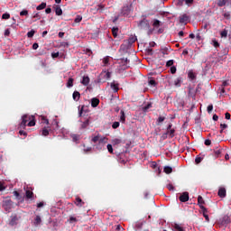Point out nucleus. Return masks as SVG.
I'll return each mask as SVG.
<instances>
[{
    "label": "nucleus",
    "mask_w": 231,
    "mask_h": 231,
    "mask_svg": "<svg viewBox=\"0 0 231 231\" xmlns=\"http://www.w3.org/2000/svg\"><path fill=\"white\" fill-rule=\"evenodd\" d=\"M35 125L34 116H29L27 114L22 116V122L19 124V129H26V126L33 127Z\"/></svg>",
    "instance_id": "nucleus-1"
},
{
    "label": "nucleus",
    "mask_w": 231,
    "mask_h": 231,
    "mask_svg": "<svg viewBox=\"0 0 231 231\" xmlns=\"http://www.w3.org/2000/svg\"><path fill=\"white\" fill-rule=\"evenodd\" d=\"M138 29L150 30V22H148L146 19L141 20V22L138 23Z\"/></svg>",
    "instance_id": "nucleus-2"
},
{
    "label": "nucleus",
    "mask_w": 231,
    "mask_h": 231,
    "mask_svg": "<svg viewBox=\"0 0 231 231\" xmlns=\"http://www.w3.org/2000/svg\"><path fill=\"white\" fill-rule=\"evenodd\" d=\"M130 11L131 10H130L129 5H125V6H123V8H122V10L120 12V15L127 17L130 14Z\"/></svg>",
    "instance_id": "nucleus-3"
},
{
    "label": "nucleus",
    "mask_w": 231,
    "mask_h": 231,
    "mask_svg": "<svg viewBox=\"0 0 231 231\" xmlns=\"http://www.w3.org/2000/svg\"><path fill=\"white\" fill-rule=\"evenodd\" d=\"M205 204V200L201 196H198V206H199L200 210L206 212V208L203 206Z\"/></svg>",
    "instance_id": "nucleus-4"
},
{
    "label": "nucleus",
    "mask_w": 231,
    "mask_h": 231,
    "mask_svg": "<svg viewBox=\"0 0 231 231\" xmlns=\"http://www.w3.org/2000/svg\"><path fill=\"white\" fill-rule=\"evenodd\" d=\"M189 192H182V194L180 195L179 197L180 202H182V203L189 201Z\"/></svg>",
    "instance_id": "nucleus-5"
},
{
    "label": "nucleus",
    "mask_w": 231,
    "mask_h": 231,
    "mask_svg": "<svg viewBox=\"0 0 231 231\" xmlns=\"http://www.w3.org/2000/svg\"><path fill=\"white\" fill-rule=\"evenodd\" d=\"M217 196L220 199L226 198V189L225 188L218 189Z\"/></svg>",
    "instance_id": "nucleus-6"
},
{
    "label": "nucleus",
    "mask_w": 231,
    "mask_h": 231,
    "mask_svg": "<svg viewBox=\"0 0 231 231\" xmlns=\"http://www.w3.org/2000/svg\"><path fill=\"white\" fill-rule=\"evenodd\" d=\"M79 122H81V129H86L89 125V117L87 119H79Z\"/></svg>",
    "instance_id": "nucleus-7"
},
{
    "label": "nucleus",
    "mask_w": 231,
    "mask_h": 231,
    "mask_svg": "<svg viewBox=\"0 0 231 231\" xmlns=\"http://www.w3.org/2000/svg\"><path fill=\"white\" fill-rule=\"evenodd\" d=\"M4 208H5V210H6V212H11L12 203L10 200L5 201Z\"/></svg>",
    "instance_id": "nucleus-8"
},
{
    "label": "nucleus",
    "mask_w": 231,
    "mask_h": 231,
    "mask_svg": "<svg viewBox=\"0 0 231 231\" xmlns=\"http://www.w3.org/2000/svg\"><path fill=\"white\" fill-rule=\"evenodd\" d=\"M188 22H189V16L186 14L180 16V23L187 24Z\"/></svg>",
    "instance_id": "nucleus-9"
},
{
    "label": "nucleus",
    "mask_w": 231,
    "mask_h": 231,
    "mask_svg": "<svg viewBox=\"0 0 231 231\" xmlns=\"http://www.w3.org/2000/svg\"><path fill=\"white\" fill-rule=\"evenodd\" d=\"M181 83H183L182 78H177L176 79H174V87L180 88Z\"/></svg>",
    "instance_id": "nucleus-10"
},
{
    "label": "nucleus",
    "mask_w": 231,
    "mask_h": 231,
    "mask_svg": "<svg viewBox=\"0 0 231 231\" xmlns=\"http://www.w3.org/2000/svg\"><path fill=\"white\" fill-rule=\"evenodd\" d=\"M105 10H106V5L99 4L97 5V12H99V14H103Z\"/></svg>",
    "instance_id": "nucleus-11"
},
{
    "label": "nucleus",
    "mask_w": 231,
    "mask_h": 231,
    "mask_svg": "<svg viewBox=\"0 0 231 231\" xmlns=\"http://www.w3.org/2000/svg\"><path fill=\"white\" fill-rule=\"evenodd\" d=\"M120 122L125 124L126 122V115L124 110H120Z\"/></svg>",
    "instance_id": "nucleus-12"
},
{
    "label": "nucleus",
    "mask_w": 231,
    "mask_h": 231,
    "mask_svg": "<svg viewBox=\"0 0 231 231\" xmlns=\"http://www.w3.org/2000/svg\"><path fill=\"white\" fill-rule=\"evenodd\" d=\"M98 105H99V99L98 98L94 97V98L91 99V106L92 107L96 108V107L98 106Z\"/></svg>",
    "instance_id": "nucleus-13"
},
{
    "label": "nucleus",
    "mask_w": 231,
    "mask_h": 231,
    "mask_svg": "<svg viewBox=\"0 0 231 231\" xmlns=\"http://www.w3.org/2000/svg\"><path fill=\"white\" fill-rule=\"evenodd\" d=\"M74 204H76L77 207L81 208V207H83L84 202L80 198L77 197Z\"/></svg>",
    "instance_id": "nucleus-14"
},
{
    "label": "nucleus",
    "mask_w": 231,
    "mask_h": 231,
    "mask_svg": "<svg viewBox=\"0 0 231 231\" xmlns=\"http://www.w3.org/2000/svg\"><path fill=\"white\" fill-rule=\"evenodd\" d=\"M34 196V193H32V190H25V199H32V197Z\"/></svg>",
    "instance_id": "nucleus-15"
},
{
    "label": "nucleus",
    "mask_w": 231,
    "mask_h": 231,
    "mask_svg": "<svg viewBox=\"0 0 231 231\" xmlns=\"http://www.w3.org/2000/svg\"><path fill=\"white\" fill-rule=\"evenodd\" d=\"M110 88H112V90H114V92H117L119 90V84L112 82V83H110Z\"/></svg>",
    "instance_id": "nucleus-16"
},
{
    "label": "nucleus",
    "mask_w": 231,
    "mask_h": 231,
    "mask_svg": "<svg viewBox=\"0 0 231 231\" xmlns=\"http://www.w3.org/2000/svg\"><path fill=\"white\" fill-rule=\"evenodd\" d=\"M73 100L76 101V102L80 100V92H79V91H74L73 92Z\"/></svg>",
    "instance_id": "nucleus-17"
},
{
    "label": "nucleus",
    "mask_w": 231,
    "mask_h": 231,
    "mask_svg": "<svg viewBox=\"0 0 231 231\" xmlns=\"http://www.w3.org/2000/svg\"><path fill=\"white\" fill-rule=\"evenodd\" d=\"M121 60H122L123 66H125L126 69L130 68L129 60L127 58H122Z\"/></svg>",
    "instance_id": "nucleus-18"
},
{
    "label": "nucleus",
    "mask_w": 231,
    "mask_h": 231,
    "mask_svg": "<svg viewBox=\"0 0 231 231\" xmlns=\"http://www.w3.org/2000/svg\"><path fill=\"white\" fill-rule=\"evenodd\" d=\"M55 14L58 16L62 15L63 12H62V9L60 8V5H56V7H55Z\"/></svg>",
    "instance_id": "nucleus-19"
},
{
    "label": "nucleus",
    "mask_w": 231,
    "mask_h": 231,
    "mask_svg": "<svg viewBox=\"0 0 231 231\" xmlns=\"http://www.w3.org/2000/svg\"><path fill=\"white\" fill-rule=\"evenodd\" d=\"M81 84H83V86H88V84H89L88 76H84L83 77V80H81Z\"/></svg>",
    "instance_id": "nucleus-20"
},
{
    "label": "nucleus",
    "mask_w": 231,
    "mask_h": 231,
    "mask_svg": "<svg viewBox=\"0 0 231 231\" xmlns=\"http://www.w3.org/2000/svg\"><path fill=\"white\" fill-rule=\"evenodd\" d=\"M228 0H218L217 2V6L218 7H223L226 6L227 4Z\"/></svg>",
    "instance_id": "nucleus-21"
},
{
    "label": "nucleus",
    "mask_w": 231,
    "mask_h": 231,
    "mask_svg": "<svg viewBox=\"0 0 231 231\" xmlns=\"http://www.w3.org/2000/svg\"><path fill=\"white\" fill-rule=\"evenodd\" d=\"M171 171H172L171 167H170V166H164V168H163V172H164L165 174H171Z\"/></svg>",
    "instance_id": "nucleus-22"
},
{
    "label": "nucleus",
    "mask_w": 231,
    "mask_h": 231,
    "mask_svg": "<svg viewBox=\"0 0 231 231\" xmlns=\"http://www.w3.org/2000/svg\"><path fill=\"white\" fill-rule=\"evenodd\" d=\"M101 77H104L105 80H108L109 79H111V72H104L101 74Z\"/></svg>",
    "instance_id": "nucleus-23"
},
{
    "label": "nucleus",
    "mask_w": 231,
    "mask_h": 231,
    "mask_svg": "<svg viewBox=\"0 0 231 231\" xmlns=\"http://www.w3.org/2000/svg\"><path fill=\"white\" fill-rule=\"evenodd\" d=\"M40 224H42V217L40 216H36L34 219V225L39 226Z\"/></svg>",
    "instance_id": "nucleus-24"
},
{
    "label": "nucleus",
    "mask_w": 231,
    "mask_h": 231,
    "mask_svg": "<svg viewBox=\"0 0 231 231\" xmlns=\"http://www.w3.org/2000/svg\"><path fill=\"white\" fill-rule=\"evenodd\" d=\"M45 7H47V4L44 3V2H42V3H41L40 5L37 6V10H38V11H40V10H44Z\"/></svg>",
    "instance_id": "nucleus-25"
},
{
    "label": "nucleus",
    "mask_w": 231,
    "mask_h": 231,
    "mask_svg": "<svg viewBox=\"0 0 231 231\" xmlns=\"http://www.w3.org/2000/svg\"><path fill=\"white\" fill-rule=\"evenodd\" d=\"M106 141H107L106 137H101V139L99 141H97V143H98L97 146L106 143Z\"/></svg>",
    "instance_id": "nucleus-26"
},
{
    "label": "nucleus",
    "mask_w": 231,
    "mask_h": 231,
    "mask_svg": "<svg viewBox=\"0 0 231 231\" xmlns=\"http://www.w3.org/2000/svg\"><path fill=\"white\" fill-rule=\"evenodd\" d=\"M73 82H74V79L72 78L69 79L68 83L66 84V87L73 88Z\"/></svg>",
    "instance_id": "nucleus-27"
},
{
    "label": "nucleus",
    "mask_w": 231,
    "mask_h": 231,
    "mask_svg": "<svg viewBox=\"0 0 231 231\" xmlns=\"http://www.w3.org/2000/svg\"><path fill=\"white\" fill-rule=\"evenodd\" d=\"M117 32H119V29L117 27H114L112 29V35H114L115 39H116V37H117Z\"/></svg>",
    "instance_id": "nucleus-28"
},
{
    "label": "nucleus",
    "mask_w": 231,
    "mask_h": 231,
    "mask_svg": "<svg viewBox=\"0 0 231 231\" xmlns=\"http://www.w3.org/2000/svg\"><path fill=\"white\" fill-rule=\"evenodd\" d=\"M174 231H184L183 227H181L179 224H174Z\"/></svg>",
    "instance_id": "nucleus-29"
},
{
    "label": "nucleus",
    "mask_w": 231,
    "mask_h": 231,
    "mask_svg": "<svg viewBox=\"0 0 231 231\" xmlns=\"http://www.w3.org/2000/svg\"><path fill=\"white\" fill-rule=\"evenodd\" d=\"M120 143H122V140L121 139H114L112 140V144L115 145H119Z\"/></svg>",
    "instance_id": "nucleus-30"
},
{
    "label": "nucleus",
    "mask_w": 231,
    "mask_h": 231,
    "mask_svg": "<svg viewBox=\"0 0 231 231\" xmlns=\"http://www.w3.org/2000/svg\"><path fill=\"white\" fill-rule=\"evenodd\" d=\"M174 133H175L174 129H170V130H167L166 134H169L171 136V138H173Z\"/></svg>",
    "instance_id": "nucleus-31"
},
{
    "label": "nucleus",
    "mask_w": 231,
    "mask_h": 231,
    "mask_svg": "<svg viewBox=\"0 0 231 231\" xmlns=\"http://www.w3.org/2000/svg\"><path fill=\"white\" fill-rule=\"evenodd\" d=\"M152 26L155 27V28H160V26H161L160 20H153Z\"/></svg>",
    "instance_id": "nucleus-32"
},
{
    "label": "nucleus",
    "mask_w": 231,
    "mask_h": 231,
    "mask_svg": "<svg viewBox=\"0 0 231 231\" xmlns=\"http://www.w3.org/2000/svg\"><path fill=\"white\" fill-rule=\"evenodd\" d=\"M42 134V136H48L50 134V132L48 131L47 127H43Z\"/></svg>",
    "instance_id": "nucleus-33"
},
{
    "label": "nucleus",
    "mask_w": 231,
    "mask_h": 231,
    "mask_svg": "<svg viewBox=\"0 0 231 231\" xmlns=\"http://www.w3.org/2000/svg\"><path fill=\"white\" fill-rule=\"evenodd\" d=\"M189 79L191 80H195L196 79V74L192 71L189 72Z\"/></svg>",
    "instance_id": "nucleus-34"
},
{
    "label": "nucleus",
    "mask_w": 231,
    "mask_h": 231,
    "mask_svg": "<svg viewBox=\"0 0 231 231\" xmlns=\"http://www.w3.org/2000/svg\"><path fill=\"white\" fill-rule=\"evenodd\" d=\"M83 20V17L81 15H77L76 18H74V23H79Z\"/></svg>",
    "instance_id": "nucleus-35"
},
{
    "label": "nucleus",
    "mask_w": 231,
    "mask_h": 231,
    "mask_svg": "<svg viewBox=\"0 0 231 231\" xmlns=\"http://www.w3.org/2000/svg\"><path fill=\"white\" fill-rule=\"evenodd\" d=\"M101 138L99 137V134L92 137L91 142L94 143H97Z\"/></svg>",
    "instance_id": "nucleus-36"
},
{
    "label": "nucleus",
    "mask_w": 231,
    "mask_h": 231,
    "mask_svg": "<svg viewBox=\"0 0 231 231\" xmlns=\"http://www.w3.org/2000/svg\"><path fill=\"white\" fill-rule=\"evenodd\" d=\"M107 152H109L110 154H114V148L112 147V144L106 145Z\"/></svg>",
    "instance_id": "nucleus-37"
},
{
    "label": "nucleus",
    "mask_w": 231,
    "mask_h": 231,
    "mask_svg": "<svg viewBox=\"0 0 231 231\" xmlns=\"http://www.w3.org/2000/svg\"><path fill=\"white\" fill-rule=\"evenodd\" d=\"M135 41H137V38L132 37V38L128 39V44L129 45L134 44Z\"/></svg>",
    "instance_id": "nucleus-38"
},
{
    "label": "nucleus",
    "mask_w": 231,
    "mask_h": 231,
    "mask_svg": "<svg viewBox=\"0 0 231 231\" xmlns=\"http://www.w3.org/2000/svg\"><path fill=\"white\" fill-rule=\"evenodd\" d=\"M16 221H17V217H14L12 219H11V222H9V225L14 226L16 225Z\"/></svg>",
    "instance_id": "nucleus-39"
},
{
    "label": "nucleus",
    "mask_w": 231,
    "mask_h": 231,
    "mask_svg": "<svg viewBox=\"0 0 231 231\" xmlns=\"http://www.w3.org/2000/svg\"><path fill=\"white\" fill-rule=\"evenodd\" d=\"M41 121H42V123L47 125L50 124L47 117H45L44 116H41Z\"/></svg>",
    "instance_id": "nucleus-40"
},
{
    "label": "nucleus",
    "mask_w": 231,
    "mask_h": 231,
    "mask_svg": "<svg viewBox=\"0 0 231 231\" xmlns=\"http://www.w3.org/2000/svg\"><path fill=\"white\" fill-rule=\"evenodd\" d=\"M34 33H35V31L34 30H32L30 31L29 32H27V37L29 39H32L33 36H34Z\"/></svg>",
    "instance_id": "nucleus-41"
},
{
    "label": "nucleus",
    "mask_w": 231,
    "mask_h": 231,
    "mask_svg": "<svg viewBox=\"0 0 231 231\" xmlns=\"http://www.w3.org/2000/svg\"><path fill=\"white\" fill-rule=\"evenodd\" d=\"M10 18H11V14H9L8 13L2 14V19L4 20H8Z\"/></svg>",
    "instance_id": "nucleus-42"
},
{
    "label": "nucleus",
    "mask_w": 231,
    "mask_h": 231,
    "mask_svg": "<svg viewBox=\"0 0 231 231\" xmlns=\"http://www.w3.org/2000/svg\"><path fill=\"white\" fill-rule=\"evenodd\" d=\"M120 126V123L119 122H114V124H112V129H117Z\"/></svg>",
    "instance_id": "nucleus-43"
},
{
    "label": "nucleus",
    "mask_w": 231,
    "mask_h": 231,
    "mask_svg": "<svg viewBox=\"0 0 231 231\" xmlns=\"http://www.w3.org/2000/svg\"><path fill=\"white\" fill-rule=\"evenodd\" d=\"M207 213H208V209H206V211H202L205 220H207V222H209V217L207 215Z\"/></svg>",
    "instance_id": "nucleus-44"
},
{
    "label": "nucleus",
    "mask_w": 231,
    "mask_h": 231,
    "mask_svg": "<svg viewBox=\"0 0 231 231\" xmlns=\"http://www.w3.org/2000/svg\"><path fill=\"white\" fill-rule=\"evenodd\" d=\"M227 128V125L226 124H220V134H222L223 133V131L225 130V129H226Z\"/></svg>",
    "instance_id": "nucleus-45"
},
{
    "label": "nucleus",
    "mask_w": 231,
    "mask_h": 231,
    "mask_svg": "<svg viewBox=\"0 0 231 231\" xmlns=\"http://www.w3.org/2000/svg\"><path fill=\"white\" fill-rule=\"evenodd\" d=\"M78 219L75 217H70L69 218V223L72 224V223H77Z\"/></svg>",
    "instance_id": "nucleus-46"
},
{
    "label": "nucleus",
    "mask_w": 231,
    "mask_h": 231,
    "mask_svg": "<svg viewBox=\"0 0 231 231\" xmlns=\"http://www.w3.org/2000/svg\"><path fill=\"white\" fill-rule=\"evenodd\" d=\"M27 15H29V11L23 10L22 12H20V16H27Z\"/></svg>",
    "instance_id": "nucleus-47"
},
{
    "label": "nucleus",
    "mask_w": 231,
    "mask_h": 231,
    "mask_svg": "<svg viewBox=\"0 0 231 231\" xmlns=\"http://www.w3.org/2000/svg\"><path fill=\"white\" fill-rule=\"evenodd\" d=\"M151 107H152V105L147 104L145 106L143 107V112H147L148 109H150Z\"/></svg>",
    "instance_id": "nucleus-48"
},
{
    "label": "nucleus",
    "mask_w": 231,
    "mask_h": 231,
    "mask_svg": "<svg viewBox=\"0 0 231 231\" xmlns=\"http://www.w3.org/2000/svg\"><path fill=\"white\" fill-rule=\"evenodd\" d=\"M103 63H104V67H106L107 64H109V57H105Z\"/></svg>",
    "instance_id": "nucleus-49"
},
{
    "label": "nucleus",
    "mask_w": 231,
    "mask_h": 231,
    "mask_svg": "<svg viewBox=\"0 0 231 231\" xmlns=\"http://www.w3.org/2000/svg\"><path fill=\"white\" fill-rule=\"evenodd\" d=\"M213 110H214V106L213 105L208 106V107H207L208 113L210 114Z\"/></svg>",
    "instance_id": "nucleus-50"
},
{
    "label": "nucleus",
    "mask_w": 231,
    "mask_h": 231,
    "mask_svg": "<svg viewBox=\"0 0 231 231\" xmlns=\"http://www.w3.org/2000/svg\"><path fill=\"white\" fill-rule=\"evenodd\" d=\"M220 36H222V38H226L227 37V31H222V32H220Z\"/></svg>",
    "instance_id": "nucleus-51"
},
{
    "label": "nucleus",
    "mask_w": 231,
    "mask_h": 231,
    "mask_svg": "<svg viewBox=\"0 0 231 231\" xmlns=\"http://www.w3.org/2000/svg\"><path fill=\"white\" fill-rule=\"evenodd\" d=\"M173 64H174L173 60H168V62H166V67H171V66H173Z\"/></svg>",
    "instance_id": "nucleus-52"
},
{
    "label": "nucleus",
    "mask_w": 231,
    "mask_h": 231,
    "mask_svg": "<svg viewBox=\"0 0 231 231\" xmlns=\"http://www.w3.org/2000/svg\"><path fill=\"white\" fill-rule=\"evenodd\" d=\"M162 51V54L163 55H168V48L164 47L163 49L161 50Z\"/></svg>",
    "instance_id": "nucleus-53"
},
{
    "label": "nucleus",
    "mask_w": 231,
    "mask_h": 231,
    "mask_svg": "<svg viewBox=\"0 0 231 231\" xmlns=\"http://www.w3.org/2000/svg\"><path fill=\"white\" fill-rule=\"evenodd\" d=\"M148 84H149L150 86H152L153 88H155V86H156V81L153 80V79H151V80L148 82Z\"/></svg>",
    "instance_id": "nucleus-54"
},
{
    "label": "nucleus",
    "mask_w": 231,
    "mask_h": 231,
    "mask_svg": "<svg viewBox=\"0 0 231 231\" xmlns=\"http://www.w3.org/2000/svg\"><path fill=\"white\" fill-rule=\"evenodd\" d=\"M212 42H213V47H215V48H218L219 47V42H217L216 40H213Z\"/></svg>",
    "instance_id": "nucleus-55"
},
{
    "label": "nucleus",
    "mask_w": 231,
    "mask_h": 231,
    "mask_svg": "<svg viewBox=\"0 0 231 231\" xmlns=\"http://www.w3.org/2000/svg\"><path fill=\"white\" fill-rule=\"evenodd\" d=\"M201 161H202V158H201V157H197V158H195V163H197V164L201 163Z\"/></svg>",
    "instance_id": "nucleus-56"
},
{
    "label": "nucleus",
    "mask_w": 231,
    "mask_h": 231,
    "mask_svg": "<svg viewBox=\"0 0 231 231\" xmlns=\"http://www.w3.org/2000/svg\"><path fill=\"white\" fill-rule=\"evenodd\" d=\"M51 57H52V59H57L58 57H60V52H53L51 54Z\"/></svg>",
    "instance_id": "nucleus-57"
},
{
    "label": "nucleus",
    "mask_w": 231,
    "mask_h": 231,
    "mask_svg": "<svg viewBox=\"0 0 231 231\" xmlns=\"http://www.w3.org/2000/svg\"><path fill=\"white\" fill-rule=\"evenodd\" d=\"M221 152H221L220 149L215 151V157H219Z\"/></svg>",
    "instance_id": "nucleus-58"
},
{
    "label": "nucleus",
    "mask_w": 231,
    "mask_h": 231,
    "mask_svg": "<svg viewBox=\"0 0 231 231\" xmlns=\"http://www.w3.org/2000/svg\"><path fill=\"white\" fill-rule=\"evenodd\" d=\"M223 17H225L226 19H230V13L226 12L223 14Z\"/></svg>",
    "instance_id": "nucleus-59"
},
{
    "label": "nucleus",
    "mask_w": 231,
    "mask_h": 231,
    "mask_svg": "<svg viewBox=\"0 0 231 231\" xmlns=\"http://www.w3.org/2000/svg\"><path fill=\"white\" fill-rule=\"evenodd\" d=\"M176 70H177V69H176L175 66H173V67L171 68V74H176Z\"/></svg>",
    "instance_id": "nucleus-60"
},
{
    "label": "nucleus",
    "mask_w": 231,
    "mask_h": 231,
    "mask_svg": "<svg viewBox=\"0 0 231 231\" xmlns=\"http://www.w3.org/2000/svg\"><path fill=\"white\" fill-rule=\"evenodd\" d=\"M186 2V5H191L194 3V0H184Z\"/></svg>",
    "instance_id": "nucleus-61"
},
{
    "label": "nucleus",
    "mask_w": 231,
    "mask_h": 231,
    "mask_svg": "<svg viewBox=\"0 0 231 231\" xmlns=\"http://www.w3.org/2000/svg\"><path fill=\"white\" fill-rule=\"evenodd\" d=\"M19 134H20V135H23V136H24V137H26L27 133L24 132L23 130H20V131H19Z\"/></svg>",
    "instance_id": "nucleus-62"
},
{
    "label": "nucleus",
    "mask_w": 231,
    "mask_h": 231,
    "mask_svg": "<svg viewBox=\"0 0 231 231\" xmlns=\"http://www.w3.org/2000/svg\"><path fill=\"white\" fill-rule=\"evenodd\" d=\"M163 121H165V117H163V116H159V118H158V123H162Z\"/></svg>",
    "instance_id": "nucleus-63"
},
{
    "label": "nucleus",
    "mask_w": 231,
    "mask_h": 231,
    "mask_svg": "<svg viewBox=\"0 0 231 231\" xmlns=\"http://www.w3.org/2000/svg\"><path fill=\"white\" fill-rule=\"evenodd\" d=\"M205 145H207V146H209L210 145V143H211V142H210V140L209 139H207V140H205Z\"/></svg>",
    "instance_id": "nucleus-64"
}]
</instances>
